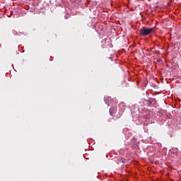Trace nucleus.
Instances as JSON below:
<instances>
[{"mask_svg":"<svg viewBox=\"0 0 181 181\" xmlns=\"http://www.w3.org/2000/svg\"><path fill=\"white\" fill-rule=\"evenodd\" d=\"M153 31V28H148L146 27H143L140 30V35L141 36H148V35H150Z\"/></svg>","mask_w":181,"mask_h":181,"instance_id":"f257e3e1","label":"nucleus"},{"mask_svg":"<svg viewBox=\"0 0 181 181\" xmlns=\"http://www.w3.org/2000/svg\"><path fill=\"white\" fill-rule=\"evenodd\" d=\"M110 115L112 117L114 116V114H115V107H110L109 110Z\"/></svg>","mask_w":181,"mask_h":181,"instance_id":"f03ea898","label":"nucleus"},{"mask_svg":"<svg viewBox=\"0 0 181 181\" xmlns=\"http://www.w3.org/2000/svg\"><path fill=\"white\" fill-rule=\"evenodd\" d=\"M148 102V104L150 105H152V103H153V100H147Z\"/></svg>","mask_w":181,"mask_h":181,"instance_id":"7ed1b4c3","label":"nucleus"},{"mask_svg":"<svg viewBox=\"0 0 181 181\" xmlns=\"http://www.w3.org/2000/svg\"><path fill=\"white\" fill-rule=\"evenodd\" d=\"M122 163H125V159L122 158Z\"/></svg>","mask_w":181,"mask_h":181,"instance_id":"20e7f679","label":"nucleus"}]
</instances>
